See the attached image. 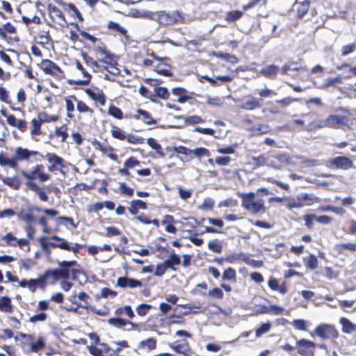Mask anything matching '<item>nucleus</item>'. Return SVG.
Here are the masks:
<instances>
[{
  "instance_id": "30",
  "label": "nucleus",
  "mask_w": 356,
  "mask_h": 356,
  "mask_svg": "<svg viewBox=\"0 0 356 356\" xmlns=\"http://www.w3.org/2000/svg\"><path fill=\"white\" fill-rule=\"evenodd\" d=\"M108 27L110 29L113 30V31L122 34V35H124L126 38V39L129 38L127 29L125 28L122 27L118 23L115 22H110L108 24Z\"/></svg>"
},
{
  "instance_id": "27",
  "label": "nucleus",
  "mask_w": 356,
  "mask_h": 356,
  "mask_svg": "<svg viewBox=\"0 0 356 356\" xmlns=\"http://www.w3.org/2000/svg\"><path fill=\"white\" fill-rule=\"evenodd\" d=\"M156 340L154 338H148L143 340L138 345L139 348H146L147 350H152L156 348Z\"/></svg>"
},
{
  "instance_id": "37",
  "label": "nucleus",
  "mask_w": 356,
  "mask_h": 356,
  "mask_svg": "<svg viewBox=\"0 0 356 356\" xmlns=\"http://www.w3.org/2000/svg\"><path fill=\"white\" fill-rule=\"evenodd\" d=\"M243 261L249 266H251L254 268H261L264 263L261 260H254L251 259L249 256L244 254L243 257Z\"/></svg>"
},
{
  "instance_id": "39",
  "label": "nucleus",
  "mask_w": 356,
  "mask_h": 356,
  "mask_svg": "<svg viewBox=\"0 0 356 356\" xmlns=\"http://www.w3.org/2000/svg\"><path fill=\"white\" fill-rule=\"evenodd\" d=\"M268 131V126L266 124H257L251 128V131L253 135L266 134Z\"/></svg>"
},
{
  "instance_id": "21",
  "label": "nucleus",
  "mask_w": 356,
  "mask_h": 356,
  "mask_svg": "<svg viewBox=\"0 0 356 356\" xmlns=\"http://www.w3.org/2000/svg\"><path fill=\"white\" fill-rule=\"evenodd\" d=\"M0 310L6 313H11L13 312L11 299L9 297L2 296L0 298Z\"/></svg>"
},
{
  "instance_id": "58",
  "label": "nucleus",
  "mask_w": 356,
  "mask_h": 356,
  "mask_svg": "<svg viewBox=\"0 0 356 356\" xmlns=\"http://www.w3.org/2000/svg\"><path fill=\"white\" fill-rule=\"evenodd\" d=\"M3 183L15 189H17L19 186V182L17 181L15 177H7L3 180Z\"/></svg>"
},
{
  "instance_id": "33",
  "label": "nucleus",
  "mask_w": 356,
  "mask_h": 356,
  "mask_svg": "<svg viewBox=\"0 0 356 356\" xmlns=\"http://www.w3.org/2000/svg\"><path fill=\"white\" fill-rule=\"evenodd\" d=\"M70 98L73 99L76 102V109L79 113L92 112V109L86 105L83 102L78 100L74 95L70 96Z\"/></svg>"
},
{
  "instance_id": "17",
  "label": "nucleus",
  "mask_w": 356,
  "mask_h": 356,
  "mask_svg": "<svg viewBox=\"0 0 356 356\" xmlns=\"http://www.w3.org/2000/svg\"><path fill=\"white\" fill-rule=\"evenodd\" d=\"M139 209H146L147 204L140 200H134L131 201L130 207L128 208V210L131 214H137Z\"/></svg>"
},
{
  "instance_id": "56",
  "label": "nucleus",
  "mask_w": 356,
  "mask_h": 356,
  "mask_svg": "<svg viewBox=\"0 0 356 356\" xmlns=\"http://www.w3.org/2000/svg\"><path fill=\"white\" fill-rule=\"evenodd\" d=\"M255 195H256V193L254 192H249V193H242L241 195V197L242 198L241 205H243L244 203H247V202H250L252 201L255 200H254Z\"/></svg>"
},
{
  "instance_id": "48",
  "label": "nucleus",
  "mask_w": 356,
  "mask_h": 356,
  "mask_svg": "<svg viewBox=\"0 0 356 356\" xmlns=\"http://www.w3.org/2000/svg\"><path fill=\"white\" fill-rule=\"evenodd\" d=\"M44 347V341L42 337H39L37 341L32 343L31 345V350L32 352H36L39 350L42 349Z\"/></svg>"
},
{
  "instance_id": "44",
  "label": "nucleus",
  "mask_w": 356,
  "mask_h": 356,
  "mask_svg": "<svg viewBox=\"0 0 356 356\" xmlns=\"http://www.w3.org/2000/svg\"><path fill=\"white\" fill-rule=\"evenodd\" d=\"M67 127L66 125H63L60 127H57L55 130V135L56 136H61V141L65 142L67 138L68 137V134L67 133Z\"/></svg>"
},
{
  "instance_id": "12",
  "label": "nucleus",
  "mask_w": 356,
  "mask_h": 356,
  "mask_svg": "<svg viewBox=\"0 0 356 356\" xmlns=\"http://www.w3.org/2000/svg\"><path fill=\"white\" fill-rule=\"evenodd\" d=\"M337 168L347 170L353 166V161L346 156H337L332 161Z\"/></svg>"
},
{
  "instance_id": "31",
  "label": "nucleus",
  "mask_w": 356,
  "mask_h": 356,
  "mask_svg": "<svg viewBox=\"0 0 356 356\" xmlns=\"http://www.w3.org/2000/svg\"><path fill=\"white\" fill-rule=\"evenodd\" d=\"M15 27L13 24H11L10 22H8L6 24H4L3 27H0V37L4 39L6 38V32L8 33H15Z\"/></svg>"
},
{
  "instance_id": "24",
  "label": "nucleus",
  "mask_w": 356,
  "mask_h": 356,
  "mask_svg": "<svg viewBox=\"0 0 356 356\" xmlns=\"http://www.w3.org/2000/svg\"><path fill=\"white\" fill-rule=\"evenodd\" d=\"M15 159L17 161H26L29 159V149L17 147L15 149Z\"/></svg>"
},
{
  "instance_id": "1",
  "label": "nucleus",
  "mask_w": 356,
  "mask_h": 356,
  "mask_svg": "<svg viewBox=\"0 0 356 356\" xmlns=\"http://www.w3.org/2000/svg\"><path fill=\"white\" fill-rule=\"evenodd\" d=\"M58 268L46 270L43 279L51 277L54 281H58L60 279L67 280L71 277L80 284L86 282L87 277L76 261H58Z\"/></svg>"
},
{
  "instance_id": "52",
  "label": "nucleus",
  "mask_w": 356,
  "mask_h": 356,
  "mask_svg": "<svg viewBox=\"0 0 356 356\" xmlns=\"http://www.w3.org/2000/svg\"><path fill=\"white\" fill-rule=\"evenodd\" d=\"M307 266L312 270H315L318 268V259L314 254L309 256L307 261Z\"/></svg>"
},
{
  "instance_id": "61",
  "label": "nucleus",
  "mask_w": 356,
  "mask_h": 356,
  "mask_svg": "<svg viewBox=\"0 0 356 356\" xmlns=\"http://www.w3.org/2000/svg\"><path fill=\"white\" fill-rule=\"evenodd\" d=\"M111 134L113 137L121 140H125L127 137L124 132L118 127H114L111 131Z\"/></svg>"
},
{
  "instance_id": "62",
  "label": "nucleus",
  "mask_w": 356,
  "mask_h": 356,
  "mask_svg": "<svg viewBox=\"0 0 356 356\" xmlns=\"http://www.w3.org/2000/svg\"><path fill=\"white\" fill-rule=\"evenodd\" d=\"M177 190L179 195L182 200H187L191 197L193 192L192 190H186L184 189L181 186H178Z\"/></svg>"
},
{
  "instance_id": "19",
  "label": "nucleus",
  "mask_w": 356,
  "mask_h": 356,
  "mask_svg": "<svg viewBox=\"0 0 356 356\" xmlns=\"http://www.w3.org/2000/svg\"><path fill=\"white\" fill-rule=\"evenodd\" d=\"M171 348L177 353L184 355V356H190V348L188 343L185 340H182L176 346Z\"/></svg>"
},
{
  "instance_id": "60",
  "label": "nucleus",
  "mask_w": 356,
  "mask_h": 356,
  "mask_svg": "<svg viewBox=\"0 0 356 356\" xmlns=\"http://www.w3.org/2000/svg\"><path fill=\"white\" fill-rule=\"evenodd\" d=\"M47 319V314L44 312L33 315L30 317L29 322L35 323L37 322H43Z\"/></svg>"
},
{
  "instance_id": "26",
  "label": "nucleus",
  "mask_w": 356,
  "mask_h": 356,
  "mask_svg": "<svg viewBox=\"0 0 356 356\" xmlns=\"http://www.w3.org/2000/svg\"><path fill=\"white\" fill-rule=\"evenodd\" d=\"M301 68L300 65L297 62L289 61L286 63L281 69L282 74H286L289 71H298Z\"/></svg>"
},
{
  "instance_id": "8",
  "label": "nucleus",
  "mask_w": 356,
  "mask_h": 356,
  "mask_svg": "<svg viewBox=\"0 0 356 356\" xmlns=\"http://www.w3.org/2000/svg\"><path fill=\"white\" fill-rule=\"evenodd\" d=\"M133 118L138 120H142L145 124L148 125L155 124L156 120L152 118L151 114L145 110L138 109L136 113L133 115Z\"/></svg>"
},
{
  "instance_id": "35",
  "label": "nucleus",
  "mask_w": 356,
  "mask_h": 356,
  "mask_svg": "<svg viewBox=\"0 0 356 356\" xmlns=\"http://www.w3.org/2000/svg\"><path fill=\"white\" fill-rule=\"evenodd\" d=\"M297 13L299 17H303L308 11L309 7V2L308 1H304L301 3L296 4Z\"/></svg>"
},
{
  "instance_id": "43",
  "label": "nucleus",
  "mask_w": 356,
  "mask_h": 356,
  "mask_svg": "<svg viewBox=\"0 0 356 356\" xmlns=\"http://www.w3.org/2000/svg\"><path fill=\"white\" fill-rule=\"evenodd\" d=\"M243 15V13L238 10H233L228 12L225 17V19L227 22H234L241 17Z\"/></svg>"
},
{
  "instance_id": "9",
  "label": "nucleus",
  "mask_w": 356,
  "mask_h": 356,
  "mask_svg": "<svg viewBox=\"0 0 356 356\" xmlns=\"http://www.w3.org/2000/svg\"><path fill=\"white\" fill-rule=\"evenodd\" d=\"M117 285L122 288L129 287L136 288L141 286L142 284L140 281L127 277H120L117 280Z\"/></svg>"
},
{
  "instance_id": "57",
  "label": "nucleus",
  "mask_w": 356,
  "mask_h": 356,
  "mask_svg": "<svg viewBox=\"0 0 356 356\" xmlns=\"http://www.w3.org/2000/svg\"><path fill=\"white\" fill-rule=\"evenodd\" d=\"M152 13L147 10H134L132 13V15L135 17H144L147 19H151V16H152Z\"/></svg>"
},
{
  "instance_id": "38",
  "label": "nucleus",
  "mask_w": 356,
  "mask_h": 356,
  "mask_svg": "<svg viewBox=\"0 0 356 356\" xmlns=\"http://www.w3.org/2000/svg\"><path fill=\"white\" fill-rule=\"evenodd\" d=\"M296 198L298 201H318V197L315 196L314 194L307 193H301L298 194Z\"/></svg>"
},
{
  "instance_id": "50",
  "label": "nucleus",
  "mask_w": 356,
  "mask_h": 356,
  "mask_svg": "<svg viewBox=\"0 0 356 356\" xmlns=\"http://www.w3.org/2000/svg\"><path fill=\"white\" fill-rule=\"evenodd\" d=\"M191 153H193L197 157L209 156V152L204 147H197L194 149H191Z\"/></svg>"
},
{
  "instance_id": "18",
  "label": "nucleus",
  "mask_w": 356,
  "mask_h": 356,
  "mask_svg": "<svg viewBox=\"0 0 356 356\" xmlns=\"http://www.w3.org/2000/svg\"><path fill=\"white\" fill-rule=\"evenodd\" d=\"M17 218L19 220L26 223V228L31 229V225L35 222V218L32 214L24 213L22 211L17 213Z\"/></svg>"
},
{
  "instance_id": "63",
  "label": "nucleus",
  "mask_w": 356,
  "mask_h": 356,
  "mask_svg": "<svg viewBox=\"0 0 356 356\" xmlns=\"http://www.w3.org/2000/svg\"><path fill=\"white\" fill-rule=\"evenodd\" d=\"M89 353L94 356H104L105 351L95 346H88Z\"/></svg>"
},
{
  "instance_id": "6",
  "label": "nucleus",
  "mask_w": 356,
  "mask_h": 356,
  "mask_svg": "<svg viewBox=\"0 0 356 356\" xmlns=\"http://www.w3.org/2000/svg\"><path fill=\"white\" fill-rule=\"evenodd\" d=\"M242 207L252 214H263L266 212V207L263 199H258L250 202L244 203Z\"/></svg>"
},
{
  "instance_id": "64",
  "label": "nucleus",
  "mask_w": 356,
  "mask_h": 356,
  "mask_svg": "<svg viewBox=\"0 0 356 356\" xmlns=\"http://www.w3.org/2000/svg\"><path fill=\"white\" fill-rule=\"evenodd\" d=\"M140 164V162L133 156L129 157L124 163L125 168H133L135 166L139 165Z\"/></svg>"
},
{
  "instance_id": "7",
  "label": "nucleus",
  "mask_w": 356,
  "mask_h": 356,
  "mask_svg": "<svg viewBox=\"0 0 356 356\" xmlns=\"http://www.w3.org/2000/svg\"><path fill=\"white\" fill-rule=\"evenodd\" d=\"M347 122V118L343 115H330L327 117L326 122L323 126L338 128L341 125H345Z\"/></svg>"
},
{
  "instance_id": "3",
  "label": "nucleus",
  "mask_w": 356,
  "mask_h": 356,
  "mask_svg": "<svg viewBox=\"0 0 356 356\" xmlns=\"http://www.w3.org/2000/svg\"><path fill=\"white\" fill-rule=\"evenodd\" d=\"M314 334L323 340L330 338L335 339L339 336V332L334 326L330 324L318 325L314 330Z\"/></svg>"
},
{
  "instance_id": "32",
  "label": "nucleus",
  "mask_w": 356,
  "mask_h": 356,
  "mask_svg": "<svg viewBox=\"0 0 356 356\" xmlns=\"http://www.w3.org/2000/svg\"><path fill=\"white\" fill-rule=\"evenodd\" d=\"M214 55L216 57L221 58L222 60H225L227 62L232 63V64H235V63H238V58L235 56L231 55L227 53L217 52V53H215Z\"/></svg>"
},
{
  "instance_id": "14",
  "label": "nucleus",
  "mask_w": 356,
  "mask_h": 356,
  "mask_svg": "<svg viewBox=\"0 0 356 356\" xmlns=\"http://www.w3.org/2000/svg\"><path fill=\"white\" fill-rule=\"evenodd\" d=\"M52 240H55L57 242H50L49 245L52 248H58L62 250L70 251L71 243L67 241L65 239L59 237L56 235L52 236L51 237Z\"/></svg>"
},
{
  "instance_id": "46",
  "label": "nucleus",
  "mask_w": 356,
  "mask_h": 356,
  "mask_svg": "<svg viewBox=\"0 0 356 356\" xmlns=\"http://www.w3.org/2000/svg\"><path fill=\"white\" fill-rule=\"evenodd\" d=\"M151 308H152V306L150 305L142 303V304H140L136 307V312H137L138 315H139L140 316H144L148 313V312L149 311V309Z\"/></svg>"
},
{
  "instance_id": "45",
  "label": "nucleus",
  "mask_w": 356,
  "mask_h": 356,
  "mask_svg": "<svg viewBox=\"0 0 356 356\" xmlns=\"http://www.w3.org/2000/svg\"><path fill=\"white\" fill-rule=\"evenodd\" d=\"M236 271L232 268H228L225 269L222 274L223 280H236Z\"/></svg>"
},
{
  "instance_id": "29",
  "label": "nucleus",
  "mask_w": 356,
  "mask_h": 356,
  "mask_svg": "<svg viewBox=\"0 0 356 356\" xmlns=\"http://www.w3.org/2000/svg\"><path fill=\"white\" fill-rule=\"evenodd\" d=\"M239 107L245 110H253L256 108L260 107V104L257 99L252 97L250 99L245 102V103L240 105Z\"/></svg>"
},
{
  "instance_id": "34",
  "label": "nucleus",
  "mask_w": 356,
  "mask_h": 356,
  "mask_svg": "<svg viewBox=\"0 0 356 356\" xmlns=\"http://www.w3.org/2000/svg\"><path fill=\"white\" fill-rule=\"evenodd\" d=\"M232 80L230 76H218L216 78H211L209 83L213 86H220L221 83H227Z\"/></svg>"
},
{
  "instance_id": "36",
  "label": "nucleus",
  "mask_w": 356,
  "mask_h": 356,
  "mask_svg": "<svg viewBox=\"0 0 356 356\" xmlns=\"http://www.w3.org/2000/svg\"><path fill=\"white\" fill-rule=\"evenodd\" d=\"M154 92L155 95L154 97H157L162 99H168L170 95L168 89L165 87H156L154 88Z\"/></svg>"
},
{
  "instance_id": "28",
  "label": "nucleus",
  "mask_w": 356,
  "mask_h": 356,
  "mask_svg": "<svg viewBox=\"0 0 356 356\" xmlns=\"http://www.w3.org/2000/svg\"><path fill=\"white\" fill-rule=\"evenodd\" d=\"M115 314L116 316H121L122 314H125L129 318H132L134 317L135 314L133 312L131 307L130 305H126L124 307H118L115 311Z\"/></svg>"
},
{
  "instance_id": "5",
  "label": "nucleus",
  "mask_w": 356,
  "mask_h": 356,
  "mask_svg": "<svg viewBox=\"0 0 356 356\" xmlns=\"http://www.w3.org/2000/svg\"><path fill=\"white\" fill-rule=\"evenodd\" d=\"M41 65V67L45 74H51L58 78H62L64 76L63 70L50 60L46 59L42 60Z\"/></svg>"
},
{
  "instance_id": "10",
  "label": "nucleus",
  "mask_w": 356,
  "mask_h": 356,
  "mask_svg": "<svg viewBox=\"0 0 356 356\" xmlns=\"http://www.w3.org/2000/svg\"><path fill=\"white\" fill-rule=\"evenodd\" d=\"M280 71V67L274 64L267 65L261 68L259 73L270 79H275Z\"/></svg>"
},
{
  "instance_id": "13",
  "label": "nucleus",
  "mask_w": 356,
  "mask_h": 356,
  "mask_svg": "<svg viewBox=\"0 0 356 356\" xmlns=\"http://www.w3.org/2000/svg\"><path fill=\"white\" fill-rule=\"evenodd\" d=\"M108 323L109 325L118 328H121L124 326H126L127 325L131 326V328L129 330H133L138 327V324H136L133 322L127 320H124L120 318H110L109 319H108Z\"/></svg>"
},
{
  "instance_id": "59",
  "label": "nucleus",
  "mask_w": 356,
  "mask_h": 356,
  "mask_svg": "<svg viewBox=\"0 0 356 356\" xmlns=\"http://www.w3.org/2000/svg\"><path fill=\"white\" fill-rule=\"evenodd\" d=\"M243 256L244 254L243 252L233 253L226 257V261L230 264H232L240 259L243 260Z\"/></svg>"
},
{
  "instance_id": "47",
  "label": "nucleus",
  "mask_w": 356,
  "mask_h": 356,
  "mask_svg": "<svg viewBox=\"0 0 356 356\" xmlns=\"http://www.w3.org/2000/svg\"><path fill=\"white\" fill-rule=\"evenodd\" d=\"M252 160L255 168L266 165L267 162V159L264 155H259L257 157L253 156Z\"/></svg>"
},
{
  "instance_id": "42",
  "label": "nucleus",
  "mask_w": 356,
  "mask_h": 356,
  "mask_svg": "<svg viewBox=\"0 0 356 356\" xmlns=\"http://www.w3.org/2000/svg\"><path fill=\"white\" fill-rule=\"evenodd\" d=\"M108 113L116 119H122L123 117V113L121 109L113 105L109 106Z\"/></svg>"
},
{
  "instance_id": "25",
  "label": "nucleus",
  "mask_w": 356,
  "mask_h": 356,
  "mask_svg": "<svg viewBox=\"0 0 356 356\" xmlns=\"http://www.w3.org/2000/svg\"><path fill=\"white\" fill-rule=\"evenodd\" d=\"M165 266H167L168 268L175 270L173 268L175 265H179L181 264V259L179 255L176 254L175 253L171 254L168 258L164 261Z\"/></svg>"
},
{
  "instance_id": "41",
  "label": "nucleus",
  "mask_w": 356,
  "mask_h": 356,
  "mask_svg": "<svg viewBox=\"0 0 356 356\" xmlns=\"http://www.w3.org/2000/svg\"><path fill=\"white\" fill-rule=\"evenodd\" d=\"M271 328V324L269 322L263 323L259 328L255 331V337L257 338L260 337L264 334L267 333Z\"/></svg>"
},
{
  "instance_id": "15",
  "label": "nucleus",
  "mask_w": 356,
  "mask_h": 356,
  "mask_svg": "<svg viewBox=\"0 0 356 356\" xmlns=\"http://www.w3.org/2000/svg\"><path fill=\"white\" fill-rule=\"evenodd\" d=\"M85 92L94 101L99 102L101 105H104L106 97L101 90L97 88V91H94L90 88L85 89Z\"/></svg>"
},
{
  "instance_id": "53",
  "label": "nucleus",
  "mask_w": 356,
  "mask_h": 356,
  "mask_svg": "<svg viewBox=\"0 0 356 356\" xmlns=\"http://www.w3.org/2000/svg\"><path fill=\"white\" fill-rule=\"evenodd\" d=\"M162 64L154 66V70L160 75L170 76L172 74L169 69L163 68Z\"/></svg>"
},
{
  "instance_id": "51",
  "label": "nucleus",
  "mask_w": 356,
  "mask_h": 356,
  "mask_svg": "<svg viewBox=\"0 0 356 356\" xmlns=\"http://www.w3.org/2000/svg\"><path fill=\"white\" fill-rule=\"evenodd\" d=\"M236 147V145H232L226 147H222L217 149V152L219 154H232L235 152V149Z\"/></svg>"
},
{
  "instance_id": "11",
  "label": "nucleus",
  "mask_w": 356,
  "mask_h": 356,
  "mask_svg": "<svg viewBox=\"0 0 356 356\" xmlns=\"http://www.w3.org/2000/svg\"><path fill=\"white\" fill-rule=\"evenodd\" d=\"M48 10L51 17H53V16H55L60 19L58 22V24L59 25H60L62 27H65L67 26V22L65 19L64 15L58 7H56L55 5L49 4Z\"/></svg>"
},
{
  "instance_id": "2",
  "label": "nucleus",
  "mask_w": 356,
  "mask_h": 356,
  "mask_svg": "<svg viewBox=\"0 0 356 356\" xmlns=\"http://www.w3.org/2000/svg\"><path fill=\"white\" fill-rule=\"evenodd\" d=\"M151 19L157 22L161 25H170L181 21L182 17L177 10L165 11L161 10L153 12Z\"/></svg>"
},
{
  "instance_id": "54",
  "label": "nucleus",
  "mask_w": 356,
  "mask_h": 356,
  "mask_svg": "<svg viewBox=\"0 0 356 356\" xmlns=\"http://www.w3.org/2000/svg\"><path fill=\"white\" fill-rule=\"evenodd\" d=\"M126 140L131 144H142L145 140L143 138L133 134L127 135Z\"/></svg>"
},
{
  "instance_id": "20",
  "label": "nucleus",
  "mask_w": 356,
  "mask_h": 356,
  "mask_svg": "<svg viewBox=\"0 0 356 356\" xmlns=\"http://www.w3.org/2000/svg\"><path fill=\"white\" fill-rule=\"evenodd\" d=\"M46 158L48 160V162L51 164L53 166H60L61 168H65L64 165V160L60 156H57L55 154L47 153L46 154Z\"/></svg>"
},
{
  "instance_id": "49",
  "label": "nucleus",
  "mask_w": 356,
  "mask_h": 356,
  "mask_svg": "<svg viewBox=\"0 0 356 356\" xmlns=\"http://www.w3.org/2000/svg\"><path fill=\"white\" fill-rule=\"evenodd\" d=\"M293 327L298 330L305 331L307 330L306 322L303 319H296L291 323Z\"/></svg>"
},
{
  "instance_id": "22",
  "label": "nucleus",
  "mask_w": 356,
  "mask_h": 356,
  "mask_svg": "<svg viewBox=\"0 0 356 356\" xmlns=\"http://www.w3.org/2000/svg\"><path fill=\"white\" fill-rule=\"evenodd\" d=\"M0 165L1 166L8 165L13 169H17L18 166L15 156L13 158H8L3 154H0Z\"/></svg>"
},
{
  "instance_id": "23",
  "label": "nucleus",
  "mask_w": 356,
  "mask_h": 356,
  "mask_svg": "<svg viewBox=\"0 0 356 356\" xmlns=\"http://www.w3.org/2000/svg\"><path fill=\"white\" fill-rule=\"evenodd\" d=\"M43 168V165H37L32 168L31 172L28 173L24 170H21L22 175L29 180H33L36 178V176L40 173V171Z\"/></svg>"
},
{
  "instance_id": "4",
  "label": "nucleus",
  "mask_w": 356,
  "mask_h": 356,
  "mask_svg": "<svg viewBox=\"0 0 356 356\" xmlns=\"http://www.w3.org/2000/svg\"><path fill=\"white\" fill-rule=\"evenodd\" d=\"M316 343L305 339H301L296 341L298 353L302 356H314V348Z\"/></svg>"
},
{
  "instance_id": "40",
  "label": "nucleus",
  "mask_w": 356,
  "mask_h": 356,
  "mask_svg": "<svg viewBox=\"0 0 356 356\" xmlns=\"http://www.w3.org/2000/svg\"><path fill=\"white\" fill-rule=\"evenodd\" d=\"M208 248L216 253H221L222 251V246L218 240L209 241L208 243Z\"/></svg>"
},
{
  "instance_id": "55",
  "label": "nucleus",
  "mask_w": 356,
  "mask_h": 356,
  "mask_svg": "<svg viewBox=\"0 0 356 356\" xmlns=\"http://www.w3.org/2000/svg\"><path fill=\"white\" fill-rule=\"evenodd\" d=\"M33 129L31 131L32 135H39L41 134L40 127H41V122L40 120L33 119L32 121Z\"/></svg>"
},
{
  "instance_id": "16",
  "label": "nucleus",
  "mask_w": 356,
  "mask_h": 356,
  "mask_svg": "<svg viewBox=\"0 0 356 356\" xmlns=\"http://www.w3.org/2000/svg\"><path fill=\"white\" fill-rule=\"evenodd\" d=\"M339 323L342 326V332L344 334H350L356 331V325L353 323L348 318L341 317Z\"/></svg>"
}]
</instances>
